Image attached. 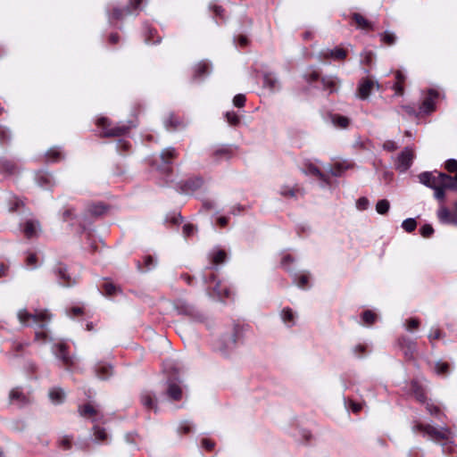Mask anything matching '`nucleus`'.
Here are the masks:
<instances>
[{
	"instance_id": "obj_1",
	"label": "nucleus",
	"mask_w": 457,
	"mask_h": 457,
	"mask_svg": "<svg viewBox=\"0 0 457 457\" xmlns=\"http://www.w3.org/2000/svg\"><path fill=\"white\" fill-rule=\"evenodd\" d=\"M420 183L423 185L434 188L439 184H445V187H453V178L445 174L437 173L436 175L431 172H423L419 176Z\"/></svg>"
},
{
	"instance_id": "obj_2",
	"label": "nucleus",
	"mask_w": 457,
	"mask_h": 457,
	"mask_svg": "<svg viewBox=\"0 0 457 457\" xmlns=\"http://www.w3.org/2000/svg\"><path fill=\"white\" fill-rule=\"evenodd\" d=\"M18 318L21 323L27 326L39 324L40 327H45L50 320L51 315L46 311H39L34 314H29L26 310H21L18 313Z\"/></svg>"
},
{
	"instance_id": "obj_3",
	"label": "nucleus",
	"mask_w": 457,
	"mask_h": 457,
	"mask_svg": "<svg viewBox=\"0 0 457 457\" xmlns=\"http://www.w3.org/2000/svg\"><path fill=\"white\" fill-rule=\"evenodd\" d=\"M96 123L99 127L102 128L103 134L105 137L119 136V135H121L122 133H124L128 129V128L125 126H121V127L112 126V123L110 122V120L105 117H102V118L98 119Z\"/></svg>"
},
{
	"instance_id": "obj_4",
	"label": "nucleus",
	"mask_w": 457,
	"mask_h": 457,
	"mask_svg": "<svg viewBox=\"0 0 457 457\" xmlns=\"http://www.w3.org/2000/svg\"><path fill=\"white\" fill-rule=\"evenodd\" d=\"M413 159V151L410 148H405L398 156L396 167L401 171H405L411 165Z\"/></svg>"
},
{
	"instance_id": "obj_5",
	"label": "nucleus",
	"mask_w": 457,
	"mask_h": 457,
	"mask_svg": "<svg viewBox=\"0 0 457 457\" xmlns=\"http://www.w3.org/2000/svg\"><path fill=\"white\" fill-rule=\"evenodd\" d=\"M415 428L417 429H423L426 434H428L432 438L436 439V440L437 439H447L450 435V431L447 428H444L442 430H437L436 428H435L431 426L422 427L420 425L416 426Z\"/></svg>"
},
{
	"instance_id": "obj_6",
	"label": "nucleus",
	"mask_w": 457,
	"mask_h": 457,
	"mask_svg": "<svg viewBox=\"0 0 457 457\" xmlns=\"http://www.w3.org/2000/svg\"><path fill=\"white\" fill-rule=\"evenodd\" d=\"M377 86V87H379V85L376 82H374L371 79H365L358 88L357 96L361 99H366L369 97L371 90L374 88V87Z\"/></svg>"
},
{
	"instance_id": "obj_7",
	"label": "nucleus",
	"mask_w": 457,
	"mask_h": 457,
	"mask_svg": "<svg viewBox=\"0 0 457 457\" xmlns=\"http://www.w3.org/2000/svg\"><path fill=\"white\" fill-rule=\"evenodd\" d=\"M37 230H40V223L37 220H27L24 226V234L28 238L37 237Z\"/></svg>"
},
{
	"instance_id": "obj_8",
	"label": "nucleus",
	"mask_w": 457,
	"mask_h": 457,
	"mask_svg": "<svg viewBox=\"0 0 457 457\" xmlns=\"http://www.w3.org/2000/svg\"><path fill=\"white\" fill-rule=\"evenodd\" d=\"M428 97H427L422 103V111L424 112H431L435 111V102L434 99L437 96V93L433 89L428 91Z\"/></svg>"
},
{
	"instance_id": "obj_9",
	"label": "nucleus",
	"mask_w": 457,
	"mask_h": 457,
	"mask_svg": "<svg viewBox=\"0 0 457 457\" xmlns=\"http://www.w3.org/2000/svg\"><path fill=\"white\" fill-rule=\"evenodd\" d=\"M55 355L61 359L65 364H71V357L67 353V345L64 343H58L55 345Z\"/></svg>"
},
{
	"instance_id": "obj_10",
	"label": "nucleus",
	"mask_w": 457,
	"mask_h": 457,
	"mask_svg": "<svg viewBox=\"0 0 457 457\" xmlns=\"http://www.w3.org/2000/svg\"><path fill=\"white\" fill-rule=\"evenodd\" d=\"M438 218L441 221L445 223L457 224V217L452 214L449 210L445 207H442L438 211Z\"/></svg>"
},
{
	"instance_id": "obj_11",
	"label": "nucleus",
	"mask_w": 457,
	"mask_h": 457,
	"mask_svg": "<svg viewBox=\"0 0 457 457\" xmlns=\"http://www.w3.org/2000/svg\"><path fill=\"white\" fill-rule=\"evenodd\" d=\"M79 411L85 418H93L97 414L96 409L89 403L79 407Z\"/></svg>"
},
{
	"instance_id": "obj_12",
	"label": "nucleus",
	"mask_w": 457,
	"mask_h": 457,
	"mask_svg": "<svg viewBox=\"0 0 457 457\" xmlns=\"http://www.w3.org/2000/svg\"><path fill=\"white\" fill-rule=\"evenodd\" d=\"M46 157L49 162H56L62 158V154L58 148L54 147L46 152Z\"/></svg>"
},
{
	"instance_id": "obj_13",
	"label": "nucleus",
	"mask_w": 457,
	"mask_h": 457,
	"mask_svg": "<svg viewBox=\"0 0 457 457\" xmlns=\"http://www.w3.org/2000/svg\"><path fill=\"white\" fill-rule=\"evenodd\" d=\"M168 395L173 400H179L181 397V388L176 384H170L168 388Z\"/></svg>"
},
{
	"instance_id": "obj_14",
	"label": "nucleus",
	"mask_w": 457,
	"mask_h": 457,
	"mask_svg": "<svg viewBox=\"0 0 457 457\" xmlns=\"http://www.w3.org/2000/svg\"><path fill=\"white\" fill-rule=\"evenodd\" d=\"M49 396L54 403H61L63 400L65 394L61 388H54L50 391Z\"/></svg>"
},
{
	"instance_id": "obj_15",
	"label": "nucleus",
	"mask_w": 457,
	"mask_h": 457,
	"mask_svg": "<svg viewBox=\"0 0 457 457\" xmlns=\"http://www.w3.org/2000/svg\"><path fill=\"white\" fill-rule=\"evenodd\" d=\"M332 123L341 129H345L349 125V119L346 116H332Z\"/></svg>"
},
{
	"instance_id": "obj_16",
	"label": "nucleus",
	"mask_w": 457,
	"mask_h": 457,
	"mask_svg": "<svg viewBox=\"0 0 457 457\" xmlns=\"http://www.w3.org/2000/svg\"><path fill=\"white\" fill-rule=\"evenodd\" d=\"M106 207L102 204H96L88 206V212L92 215L99 216L105 212Z\"/></svg>"
},
{
	"instance_id": "obj_17",
	"label": "nucleus",
	"mask_w": 457,
	"mask_h": 457,
	"mask_svg": "<svg viewBox=\"0 0 457 457\" xmlns=\"http://www.w3.org/2000/svg\"><path fill=\"white\" fill-rule=\"evenodd\" d=\"M10 401L12 403H25L26 397L22 395V393L19 389H12L10 393Z\"/></svg>"
},
{
	"instance_id": "obj_18",
	"label": "nucleus",
	"mask_w": 457,
	"mask_h": 457,
	"mask_svg": "<svg viewBox=\"0 0 457 457\" xmlns=\"http://www.w3.org/2000/svg\"><path fill=\"white\" fill-rule=\"evenodd\" d=\"M390 207V204L387 200H379L376 204V211L379 214H386Z\"/></svg>"
},
{
	"instance_id": "obj_19",
	"label": "nucleus",
	"mask_w": 457,
	"mask_h": 457,
	"mask_svg": "<svg viewBox=\"0 0 457 457\" xmlns=\"http://www.w3.org/2000/svg\"><path fill=\"white\" fill-rule=\"evenodd\" d=\"M112 367L111 366H102L97 368L96 374L99 378L104 379L111 374Z\"/></svg>"
},
{
	"instance_id": "obj_20",
	"label": "nucleus",
	"mask_w": 457,
	"mask_h": 457,
	"mask_svg": "<svg viewBox=\"0 0 457 457\" xmlns=\"http://www.w3.org/2000/svg\"><path fill=\"white\" fill-rule=\"evenodd\" d=\"M227 254L224 251L219 250L217 251L212 257V262L215 264H220L225 262Z\"/></svg>"
},
{
	"instance_id": "obj_21",
	"label": "nucleus",
	"mask_w": 457,
	"mask_h": 457,
	"mask_svg": "<svg viewBox=\"0 0 457 457\" xmlns=\"http://www.w3.org/2000/svg\"><path fill=\"white\" fill-rule=\"evenodd\" d=\"M416 226H417V223L414 219H407V220H403V228L407 232L413 231L416 228Z\"/></svg>"
},
{
	"instance_id": "obj_22",
	"label": "nucleus",
	"mask_w": 457,
	"mask_h": 457,
	"mask_svg": "<svg viewBox=\"0 0 457 457\" xmlns=\"http://www.w3.org/2000/svg\"><path fill=\"white\" fill-rule=\"evenodd\" d=\"M445 188H450L449 187H445V184H439L437 187H434L435 196L437 199H444L445 197Z\"/></svg>"
},
{
	"instance_id": "obj_23",
	"label": "nucleus",
	"mask_w": 457,
	"mask_h": 457,
	"mask_svg": "<svg viewBox=\"0 0 457 457\" xmlns=\"http://www.w3.org/2000/svg\"><path fill=\"white\" fill-rule=\"evenodd\" d=\"M94 435H95L96 440H97V441L105 440L107 437V435H106L104 429L100 428L98 427L94 428Z\"/></svg>"
},
{
	"instance_id": "obj_24",
	"label": "nucleus",
	"mask_w": 457,
	"mask_h": 457,
	"mask_svg": "<svg viewBox=\"0 0 457 457\" xmlns=\"http://www.w3.org/2000/svg\"><path fill=\"white\" fill-rule=\"evenodd\" d=\"M329 55L336 59L343 60L346 56V52H345V50H344L342 48H337L336 50L330 51Z\"/></svg>"
},
{
	"instance_id": "obj_25",
	"label": "nucleus",
	"mask_w": 457,
	"mask_h": 457,
	"mask_svg": "<svg viewBox=\"0 0 457 457\" xmlns=\"http://www.w3.org/2000/svg\"><path fill=\"white\" fill-rule=\"evenodd\" d=\"M356 23L361 28H370V23L359 13L353 14Z\"/></svg>"
},
{
	"instance_id": "obj_26",
	"label": "nucleus",
	"mask_w": 457,
	"mask_h": 457,
	"mask_svg": "<svg viewBox=\"0 0 457 457\" xmlns=\"http://www.w3.org/2000/svg\"><path fill=\"white\" fill-rule=\"evenodd\" d=\"M104 290H105V294L107 295H114L118 291H120V289L115 285H113L112 283H109V282L104 284Z\"/></svg>"
},
{
	"instance_id": "obj_27",
	"label": "nucleus",
	"mask_w": 457,
	"mask_h": 457,
	"mask_svg": "<svg viewBox=\"0 0 457 457\" xmlns=\"http://www.w3.org/2000/svg\"><path fill=\"white\" fill-rule=\"evenodd\" d=\"M174 155H175V150L173 148H167V149L163 150L161 154L162 159L165 162H168V160L173 158Z\"/></svg>"
},
{
	"instance_id": "obj_28",
	"label": "nucleus",
	"mask_w": 457,
	"mask_h": 457,
	"mask_svg": "<svg viewBox=\"0 0 457 457\" xmlns=\"http://www.w3.org/2000/svg\"><path fill=\"white\" fill-rule=\"evenodd\" d=\"M362 319L365 323L372 324L376 319V315L370 311H366L362 315Z\"/></svg>"
},
{
	"instance_id": "obj_29",
	"label": "nucleus",
	"mask_w": 457,
	"mask_h": 457,
	"mask_svg": "<svg viewBox=\"0 0 457 457\" xmlns=\"http://www.w3.org/2000/svg\"><path fill=\"white\" fill-rule=\"evenodd\" d=\"M282 319L285 322H290L294 320L293 312L290 309H285L281 312Z\"/></svg>"
},
{
	"instance_id": "obj_30",
	"label": "nucleus",
	"mask_w": 457,
	"mask_h": 457,
	"mask_svg": "<svg viewBox=\"0 0 457 457\" xmlns=\"http://www.w3.org/2000/svg\"><path fill=\"white\" fill-rule=\"evenodd\" d=\"M436 370L438 374L446 373L448 371V364L445 362L438 361L436 364Z\"/></svg>"
},
{
	"instance_id": "obj_31",
	"label": "nucleus",
	"mask_w": 457,
	"mask_h": 457,
	"mask_svg": "<svg viewBox=\"0 0 457 457\" xmlns=\"http://www.w3.org/2000/svg\"><path fill=\"white\" fill-rule=\"evenodd\" d=\"M434 232V229L433 228L430 226V225H424L421 228H420V233L423 237H428L429 236H431Z\"/></svg>"
},
{
	"instance_id": "obj_32",
	"label": "nucleus",
	"mask_w": 457,
	"mask_h": 457,
	"mask_svg": "<svg viewBox=\"0 0 457 457\" xmlns=\"http://www.w3.org/2000/svg\"><path fill=\"white\" fill-rule=\"evenodd\" d=\"M445 168L450 171L453 172L457 170V161L451 159L446 162Z\"/></svg>"
},
{
	"instance_id": "obj_33",
	"label": "nucleus",
	"mask_w": 457,
	"mask_h": 457,
	"mask_svg": "<svg viewBox=\"0 0 457 457\" xmlns=\"http://www.w3.org/2000/svg\"><path fill=\"white\" fill-rule=\"evenodd\" d=\"M143 404L146 407V408H153L154 404H153V397L151 395L149 394H146L143 396Z\"/></svg>"
},
{
	"instance_id": "obj_34",
	"label": "nucleus",
	"mask_w": 457,
	"mask_h": 457,
	"mask_svg": "<svg viewBox=\"0 0 457 457\" xmlns=\"http://www.w3.org/2000/svg\"><path fill=\"white\" fill-rule=\"evenodd\" d=\"M356 204L360 210H365L369 205V200L366 197H361L358 199Z\"/></svg>"
},
{
	"instance_id": "obj_35",
	"label": "nucleus",
	"mask_w": 457,
	"mask_h": 457,
	"mask_svg": "<svg viewBox=\"0 0 457 457\" xmlns=\"http://www.w3.org/2000/svg\"><path fill=\"white\" fill-rule=\"evenodd\" d=\"M245 96H243V95H237V96H236L234 97V100H233L234 104H235L236 106H237V107H241V106H243V105H244V104H245Z\"/></svg>"
},
{
	"instance_id": "obj_36",
	"label": "nucleus",
	"mask_w": 457,
	"mask_h": 457,
	"mask_svg": "<svg viewBox=\"0 0 457 457\" xmlns=\"http://www.w3.org/2000/svg\"><path fill=\"white\" fill-rule=\"evenodd\" d=\"M27 265L32 268H36L37 266V255L35 253H30L27 258Z\"/></svg>"
},
{
	"instance_id": "obj_37",
	"label": "nucleus",
	"mask_w": 457,
	"mask_h": 457,
	"mask_svg": "<svg viewBox=\"0 0 457 457\" xmlns=\"http://www.w3.org/2000/svg\"><path fill=\"white\" fill-rule=\"evenodd\" d=\"M194 232H195V228L193 225H191V224L184 225L183 233L186 237H189V236L193 235Z\"/></svg>"
},
{
	"instance_id": "obj_38",
	"label": "nucleus",
	"mask_w": 457,
	"mask_h": 457,
	"mask_svg": "<svg viewBox=\"0 0 457 457\" xmlns=\"http://www.w3.org/2000/svg\"><path fill=\"white\" fill-rule=\"evenodd\" d=\"M395 39V37L393 34L388 33V32L384 33L383 40L385 43H386L388 45H392V44H394Z\"/></svg>"
},
{
	"instance_id": "obj_39",
	"label": "nucleus",
	"mask_w": 457,
	"mask_h": 457,
	"mask_svg": "<svg viewBox=\"0 0 457 457\" xmlns=\"http://www.w3.org/2000/svg\"><path fill=\"white\" fill-rule=\"evenodd\" d=\"M227 120L231 126H236L239 123L238 116H227Z\"/></svg>"
},
{
	"instance_id": "obj_40",
	"label": "nucleus",
	"mask_w": 457,
	"mask_h": 457,
	"mask_svg": "<svg viewBox=\"0 0 457 457\" xmlns=\"http://www.w3.org/2000/svg\"><path fill=\"white\" fill-rule=\"evenodd\" d=\"M419 326V320L416 319H411L408 321L407 328L408 329H413L418 328Z\"/></svg>"
},
{
	"instance_id": "obj_41",
	"label": "nucleus",
	"mask_w": 457,
	"mask_h": 457,
	"mask_svg": "<svg viewBox=\"0 0 457 457\" xmlns=\"http://www.w3.org/2000/svg\"><path fill=\"white\" fill-rule=\"evenodd\" d=\"M14 205L13 206H10V211L11 212H14L16 211L20 206H23L24 204L22 201L21 200H18V199H14Z\"/></svg>"
},
{
	"instance_id": "obj_42",
	"label": "nucleus",
	"mask_w": 457,
	"mask_h": 457,
	"mask_svg": "<svg viewBox=\"0 0 457 457\" xmlns=\"http://www.w3.org/2000/svg\"><path fill=\"white\" fill-rule=\"evenodd\" d=\"M384 148H386L389 151H394L397 148V146L395 145V144L394 142H386L384 144Z\"/></svg>"
},
{
	"instance_id": "obj_43",
	"label": "nucleus",
	"mask_w": 457,
	"mask_h": 457,
	"mask_svg": "<svg viewBox=\"0 0 457 457\" xmlns=\"http://www.w3.org/2000/svg\"><path fill=\"white\" fill-rule=\"evenodd\" d=\"M203 445H204L205 448H207V449L211 450V449H212V447H213V443L210 442V441H209V440H207V439H204V440H203Z\"/></svg>"
},
{
	"instance_id": "obj_44",
	"label": "nucleus",
	"mask_w": 457,
	"mask_h": 457,
	"mask_svg": "<svg viewBox=\"0 0 457 457\" xmlns=\"http://www.w3.org/2000/svg\"><path fill=\"white\" fill-rule=\"evenodd\" d=\"M395 89L396 91L397 94L399 95H403V87L401 86L400 82H397L395 85Z\"/></svg>"
},
{
	"instance_id": "obj_45",
	"label": "nucleus",
	"mask_w": 457,
	"mask_h": 457,
	"mask_svg": "<svg viewBox=\"0 0 457 457\" xmlns=\"http://www.w3.org/2000/svg\"><path fill=\"white\" fill-rule=\"evenodd\" d=\"M428 337L431 339H438L440 337V332H439V330L436 329Z\"/></svg>"
},
{
	"instance_id": "obj_46",
	"label": "nucleus",
	"mask_w": 457,
	"mask_h": 457,
	"mask_svg": "<svg viewBox=\"0 0 457 457\" xmlns=\"http://www.w3.org/2000/svg\"><path fill=\"white\" fill-rule=\"evenodd\" d=\"M351 408H352L353 411L357 412V411H359L361 409V404H358V403H351Z\"/></svg>"
},
{
	"instance_id": "obj_47",
	"label": "nucleus",
	"mask_w": 457,
	"mask_h": 457,
	"mask_svg": "<svg viewBox=\"0 0 457 457\" xmlns=\"http://www.w3.org/2000/svg\"><path fill=\"white\" fill-rule=\"evenodd\" d=\"M6 270H7V266L1 263L0 264V278L5 275Z\"/></svg>"
},
{
	"instance_id": "obj_48",
	"label": "nucleus",
	"mask_w": 457,
	"mask_h": 457,
	"mask_svg": "<svg viewBox=\"0 0 457 457\" xmlns=\"http://www.w3.org/2000/svg\"><path fill=\"white\" fill-rule=\"evenodd\" d=\"M62 445H63L66 449H69L71 447V443L68 438H64L62 440Z\"/></svg>"
},
{
	"instance_id": "obj_49",
	"label": "nucleus",
	"mask_w": 457,
	"mask_h": 457,
	"mask_svg": "<svg viewBox=\"0 0 457 457\" xmlns=\"http://www.w3.org/2000/svg\"><path fill=\"white\" fill-rule=\"evenodd\" d=\"M311 170H312V174H314L321 179L323 178L322 173L317 168H312Z\"/></svg>"
},
{
	"instance_id": "obj_50",
	"label": "nucleus",
	"mask_w": 457,
	"mask_h": 457,
	"mask_svg": "<svg viewBox=\"0 0 457 457\" xmlns=\"http://www.w3.org/2000/svg\"><path fill=\"white\" fill-rule=\"evenodd\" d=\"M65 271H66V269L65 268H59L58 270V273L60 274V276L63 278H67L66 275H65Z\"/></svg>"
},
{
	"instance_id": "obj_51",
	"label": "nucleus",
	"mask_w": 457,
	"mask_h": 457,
	"mask_svg": "<svg viewBox=\"0 0 457 457\" xmlns=\"http://www.w3.org/2000/svg\"><path fill=\"white\" fill-rule=\"evenodd\" d=\"M71 312L74 315H79L82 313V310L79 307L72 308Z\"/></svg>"
},
{
	"instance_id": "obj_52",
	"label": "nucleus",
	"mask_w": 457,
	"mask_h": 457,
	"mask_svg": "<svg viewBox=\"0 0 457 457\" xmlns=\"http://www.w3.org/2000/svg\"><path fill=\"white\" fill-rule=\"evenodd\" d=\"M239 43L241 46H245L247 44V38L245 36H241L239 37Z\"/></svg>"
},
{
	"instance_id": "obj_53",
	"label": "nucleus",
	"mask_w": 457,
	"mask_h": 457,
	"mask_svg": "<svg viewBox=\"0 0 457 457\" xmlns=\"http://www.w3.org/2000/svg\"><path fill=\"white\" fill-rule=\"evenodd\" d=\"M219 223L221 225V226H224L227 224V219L225 217H220L219 220H218Z\"/></svg>"
},
{
	"instance_id": "obj_54",
	"label": "nucleus",
	"mask_w": 457,
	"mask_h": 457,
	"mask_svg": "<svg viewBox=\"0 0 457 457\" xmlns=\"http://www.w3.org/2000/svg\"><path fill=\"white\" fill-rule=\"evenodd\" d=\"M118 39H119V37H118V36H117V35H111V37H110V41H111L112 43H117V42H118Z\"/></svg>"
},
{
	"instance_id": "obj_55",
	"label": "nucleus",
	"mask_w": 457,
	"mask_h": 457,
	"mask_svg": "<svg viewBox=\"0 0 457 457\" xmlns=\"http://www.w3.org/2000/svg\"><path fill=\"white\" fill-rule=\"evenodd\" d=\"M396 79L399 80V82H400V81H402V80H403V79H404V78H403V74H402V73H401V71H396Z\"/></svg>"
},
{
	"instance_id": "obj_56",
	"label": "nucleus",
	"mask_w": 457,
	"mask_h": 457,
	"mask_svg": "<svg viewBox=\"0 0 457 457\" xmlns=\"http://www.w3.org/2000/svg\"><path fill=\"white\" fill-rule=\"evenodd\" d=\"M71 215V212L70 210H67L63 212V217L65 220H68V218Z\"/></svg>"
},
{
	"instance_id": "obj_57",
	"label": "nucleus",
	"mask_w": 457,
	"mask_h": 457,
	"mask_svg": "<svg viewBox=\"0 0 457 457\" xmlns=\"http://www.w3.org/2000/svg\"><path fill=\"white\" fill-rule=\"evenodd\" d=\"M142 0H132L131 4H134V7L137 8L140 4Z\"/></svg>"
},
{
	"instance_id": "obj_58",
	"label": "nucleus",
	"mask_w": 457,
	"mask_h": 457,
	"mask_svg": "<svg viewBox=\"0 0 457 457\" xmlns=\"http://www.w3.org/2000/svg\"><path fill=\"white\" fill-rule=\"evenodd\" d=\"M113 15L117 18V19H120L121 17V12L118 10H115L113 12Z\"/></svg>"
},
{
	"instance_id": "obj_59",
	"label": "nucleus",
	"mask_w": 457,
	"mask_h": 457,
	"mask_svg": "<svg viewBox=\"0 0 457 457\" xmlns=\"http://www.w3.org/2000/svg\"><path fill=\"white\" fill-rule=\"evenodd\" d=\"M307 282V278L303 276L300 279V286H303Z\"/></svg>"
},
{
	"instance_id": "obj_60",
	"label": "nucleus",
	"mask_w": 457,
	"mask_h": 457,
	"mask_svg": "<svg viewBox=\"0 0 457 457\" xmlns=\"http://www.w3.org/2000/svg\"><path fill=\"white\" fill-rule=\"evenodd\" d=\"M409 349L412 352L415 349V344L413 342L409 341Z\"/></svg>"
},
{
	"instance_id": "obj_61",
	"label": "nucleus",
	"mask_w": 457,
	"mask_h": 457,
	"mask_svg": "<svg viewBox=\"0 0 457 457\" xmlns=\"http://www.w3.org/2000/svg\"><path fill=\"white\" fill-rule=\"evenodd\" d=\"M205 68H206L205 64L202 65V66L199 68V73H201V74L204 73V71H205Z\"/></svg>"
},
{
	"instance_id": "obj_62",
	"label": "nucleus",
	"mask_w": 457,
	"mask_h": 457,
	"mask_svg": "<svg viewBox=\"0 0 457 457\" xmlns=\"http://www.w3.org/2000/svg\"><path fill=\"white\" fill-rule=\"evenodd\" d=\"M153 260H152V257L148 256L146 259H145V263L146 265H150L152 263Z\"/></svg>"
},
{
	"instance_id": "obj_63",
	"label": "nucleus",
	"mask_w": 457,
	"mask_h": 457,
	"mask_svg": "<svg viewBox=\"0 0 457 457\" xmlns=\"http://www.w3.org/2000/svg\"><path fill=\"white\" fill-rule=\"evenodd\" d=\"M325 86H326V87H332L334 86V82H332V81L327 82V83L325 84Z\"/></svg>"
},
{
	"instance_id": "obj_64",
	"label": "nucleus",
	"mask_w": 457,
	"mask_h": 457,
	"mask_svg": "<svg viewBox=\"0 0 457 457\" xmlns=\"http://www.w3.org/2000/svg\"><path fill=\"white\" fill-rule=\"evenodd\" d=\"M220 7H217V6L215 7L214 11H215V12H216L217 14H219V13L220 12Z\"/></svg>"
}]
</instances>
